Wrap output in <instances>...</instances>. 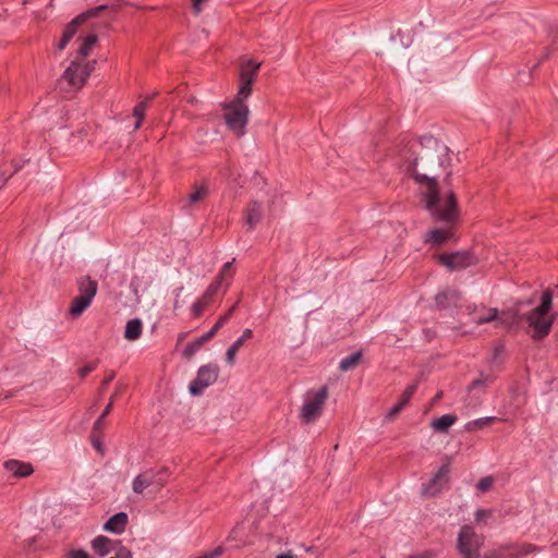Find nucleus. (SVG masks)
Here are the masks:
<instances>
[{
	"label": "nucleus",
	"instance_id": "f257e3e1",
	"mask_svg": "<svg viewBox=\"0 0 558 558\" xmlns=\"http://www.w3.org/2000/svg\"><path fill=\"white\" fill-rule=\"evenodd\" d=\"M408 172L420 185L425 207L440 221L452 222L458 215L457 198L451 190L440 194L437 180L451 174L452 151L434 136H423L410 145Z\"/></svg>",
	"mask_w": 558,
	"mask_h": 558
},
{
	"label": "nucleus",
	"instance_id": "f03ea898",
	"mask_svg": "<svg viewBox=\"0 0 558 558\" xmlns=\"http://www.w3.org/2000/svg\"><path fill=\"white\" fill-rule=\"evenodd\" d=\"M557 313L553 311V292L542 293L539 304L526 315L527 331L532 339L541 340L549 335Z\"/></svg>",
	"mask_w": 558,
	"mask_h": 558
},
{
	"label": "nucleus",
	"instance_id": "7ed1b4c3",
	"mask_svg": "<svg viewBox=\"0 0 558 558\" xmlns=\"http://www.w3.org/2000/svg\"><path fill=\"white\" fill-rule=\"evenodd\" d=\"M247 99H240L235 96L233 100L223 106V119L227 128L238 137H241L246 132L248 122V106Z\"/></svg>",
	"mask_w": 558,
	"mask_h": 558
},
{
	"label": "nucleus",
	"instance_id": "20e7f679",
	"mask_svg": "<svg viewBox=\"0 0 558 558\" xmlns=\"http://www.w3.org/2000/svg\"><path fill=\"white\" fill-rule=\"evenodd\" d=\"M327 398L328 389L326 387L306 391L303 397V403L299 414L301 422L304 424H310L320 417Z\"/></svg>",
	"mask_w": 558,
	"mask_h": 558
},
{
	"label": "nucleus",
	"instance_id": "39448f33",
	"mask_svg": "<svg viewBox=\"0 0 558 558\" xmlns=\"http://www.w3.org/2000/svg\"><path fill=\"white\" fill-rule=\"evenodd\" d=\"M77 290L78 294L72 300L69 307V315L72 318H77L89 307L97 293L98 284L89 277H83L77 281Z\"/></svg>",
	"mask_w": 558,
	"mask_h": 558
},
{
	"label": "nucleus",
	"instance_id": "423d86ee",
	"mask_svg": "<svg viewBox=\"0 0 558 558\" xmlns=\"http://www.w3.org/2000/svg\"><path fill=\"white\" fill-rule=\"evenodd\" d=\"M484 544V538L478 535L473 527L464 525L461 527L458 539V551L465 558H476L480 556V550Z\"/></svg>",
	"mask_w": 558,
	"mask_h": 558
},
{
	"label": "nucleus",
	"instance_id": "0eeeda50",
	"mask_svg": "<svg viewBox=\"0 0 558 558\" xmlns=\"http://www.w3.org/2000/svg\"><path fill=\"white\" fill-rule=\"evenodd\" d=\"M262 63L253 59L245 60L240 65V84L236 96L240 99H248L252 94V85L255 82Z\"/></svg>",
	"mask_w": 558,
	"mask_h": 558
},
{
	"label": "nucleus",
	"instance_id": "6e6552de",
	"mask_svg": "<svg viewBox=\"0 0 558 558\" xmlns=\"http://www.w3.org/2000/svg\"><path fill=\"white\" fill-rule=\"evenodd\" d=\"M219 367L216 364H206L198 368L196 378L189 385V392L192 396H201L206 388L218 379Z\"/></svg>",
	"mask_w": 558,
	"mask_h": 558
},
{
	"label": "nucleus",
	"instance_id": "1a4fd4ad",
	"mask_svg": "<svg viewBox=\"0 0 558 558\" xmlns=\"http://www.w3.org/2000/svg\"><path fill=\"white\" fill-rule=\"evenodd\" d=\"M92 71V64L73 61L64 71L62 80L72 88L78 89L86 83Z\"/></svg>",
	"mask_w": 558,
	"mask_h": 558
},
{
	"label": "nucleus",
	"instance_id": "9d476101",
	"mask_svg": "<svg viewBox=\"0 0 558 558\" xmlns=\"http://www.w3.org/2000/svg\"><path fill=\"white\" fill-rule=\"evenodd\" d=\"M449 465H442L437 473L423 486L422 496L435 497L439 495L442 488L448 483Z\"/></svg>",
	"mask_w": 558,
	"mask_h": 558
},
{
	"label": "nucleus",
	"instance_id": "9b49d317",
	"mask_svg": "<svg viewBox=\"0 0 558 558\" xmlns=\"http://www.w3.org/2000/svg\"><path fill=\"white\" fill-rule=\"evenodd\" d=\"M439 262L450 270H459L473 264L474 258L468 252H457L439 256Z\"/></svg>",
	"mask_w": 558,
	"mask_h": 558
},
{
	"label": "nucleus",
	"instance_id": "f8f14e48",
	"mask_svg": "<svg viewBox=\"0 0 558 558\" xmlns=\"http://www.w3.org/2000/svg\"><path fill=\"white\" fill-rule=\"evenodd\" d=\"M96 12H84L76 17H74L65 27L63 35L61 37L60 43L58 44L57 48L58 50H63L66 45L70 43V40L75 36L77 33L78 27L84 24L90 16H93Z\"/></svg>",
	"mask_w": 558,
	"mask_h": 558
},
{
	"label": "nucleus",
	"instance_id": "ddd939ff",
	"mask_svg": "<svg viewBox=\"0 0 558 558\" xmlns=\"http://www.w3.org/2000/svg\"><path fill=\"white\" fill-rule=\"evenodd\" d=\"M157 473L153 470H146L140 473L132 483V489L135 494H142L145 489L153 485H157L161 487L163 485L162 481H157Z\"/></svg>",
	"mask_w": 558,
	"mask_h": 558
},
{
	"label": "nucleus",
	"instance_id": "4468645a",
	"mask_svg": "<svg viewBox=\"0 0 558 558\" xmlns=\"http://www.w3.org/2000/svg\"><path fill=\"white\" fill-rule=\"evenodd\" d=\"M118 545H119V541L108 538L104 535H98L92 541V548L100 557H105L108 554L116 550V547Z\"/></svg>",
	"mask_w": 558,
	"mask_h": 558
},
{
	"label": "nucleus",
	"instance_id": "2eb2a0df",
	"mask_svg": "<svg viewBox=\"0 0 558 558\" xmlns=\"http://www.w3.org/2000/svg\"><path fill=\"white\" fill-rule=\"evenodd\" d=\"M469 315L470 320L466 322L465 324L474 323L475 325H481L495 320L497 318L498 311L497 308L483 307L477 310L476 307H474V312L470 313Z\"/></svg>",
	"mask_w": 558,
	"mask_h": 558
},
{
	"label": "nucleus",
	"instance_id": "dca6fc26",
	"mask_svg": "<svg viewBox=\"0 0 558 558\" xmlns=\"http://www.w3.org/2000/svg\"><path fill=\"white\" fill-rule=\"evenodd\" d=\"M252 329L246 328L243 330L242 335L229 347L226 352V361L229 365H233L235 363L236 352L246 340L252 338Z\"/></svg>",
	"mask_w": 558,
	"mask_h": 558
},
{
	"label": "nucleus",
	"instance_id": "f3484780",
	"mask_svg": "<svg viewBox=\"0 0 558 558\" xmlns=\"http://www.w3.org/2000/svg\"><path fill=\"white\" fill-rule=\"evenodd\" d=\"M262 216V205L257 202L250 203L244 213L245 223L248 229L253 230L260 222Z\"/></svg>",
	"mask_w": 558,
	"mask_h": 558
},
{
	"label": "nucleus",
	"instance_id": "a211bd4d",
	"mask_svg": "<svg viewBox=\"0 0 558 558\" xmlns=\"http://www.w3.org/2000/svg\"><path fill=\"white\" fill-rule=\"evenodd\" d=\"M128 514L125 512H119L112 515L104 525L106 532L120 534L125 530L128 524Z\"/></svg>",
	"mask_w": 558,
	"mask_h": 558
},
{
	"label": "nucleus",
	"instance_id": "6ab92c4d",
	"mask_svg": "<svg viewBox=\"0 0 558 558\" xmlns=\"http://www.w3.org/2000/svg\"><path fill=\"white\" fill-rule=\"evenodd\" d=\"M8 472L17 477H26L34 472L31 463L22 462L19 460H9L4 463Z\"/></svg>",
	"mask_w": 558,
	"mask_h": 558
},
{
	"label": "nucleus",
	"instance_id": "aec40b11",
	"mask_svg": "<svg viewBox=\"0 0 558 558\" xmlns=\"http://www.w3.org/2000/svg\"><path fill=\"white\" fill-rule=\"evenodd\" d=\"M143 331V323L140 318H133L130 319L124 329V338L128 341H135L137 340Z\"/></svg>",
	"mask_w": 558,
	"mask_h": 558
},
{
	"label": "nucleus",
	"instance_id": "412c9836",
	"mask_svg": "<svg viewBox=\"0 0 558 558\" xmlns=\"http://www.w3.org/2000/svg\"><path fill=\"white\" fill-rule=\"evenodd\" d=\"M416 388H417L416 384H412L407 387V389L403 391V393L401 396L400 401L390 409V411L388 413L389 417L397 415L405 407V404L413 397Z\"/></svg>",
	"mask_w": 558,
	"mask_h": 558
},
{
	"label": "nucleus",
	"instance_id": "4be33fe9",
	"mask_svg": "<svg viewBox=\"0 0 558 558\" xmlns=\"http://www.w3.org/2000/svg\"><path fill=\"white\" fill-rule=\"evenodd\" d=\"M457 422V416L453 414H444L435 418L430 426L435 432H447Z\"/></svg>",
	"mask_w": 558,
	"mask_h": 558
},
{
	"label": "nucleus",
	"instance_id": "5701e85b",
	"mask_svg": "<svg viewBox=\"0 0 558 558\" xmlns=\"http://www.w3.org/2000/svg\"><path fill=\"white\" fill-rule=\"evenodd\" d=\"M458 301V294L454 291H441L436 295V304L440 308H445L450 304H456Z\"/></svg>",
	"mask_w": 558,
	"mask_h": 558
},
{
	"label": "nucleus",
	"instance_id": "b1692460",
	"mask_svg": "<svg viewBox=\"0 0 558 558\" xmlns=\"http://www.w3.org/2000/svg\"><path fill=\"white\" fill-rule=\"evenodd\" d=\"M362 353L360 351L352 353L349 356L343 357L339 363V368L342 372H348L355 368L361 362Z\"/></svg>",
	"mask_w": 558,
	"mask_h": 558
},
{
	"label": "nucleus",
	"instance_id": "393cba45",
	"mask_svg": "<svg viewBox=\"0 0 558 558\" xmlns=\"http://www.w3.org/2000/svg\"><path fill=\"white\" fill-rule=\"evenodd\" d=\"M450 238V231L444 229H434L428 233V242L434 245H440Z\"/></svg>",
	"mask_w": 558,
	"mask_h": 558
},
{
	"label": "nucleus",
	"instance_id": "a878e982",
	"mask_svg": "<svg viewBox=\"0 0 558 558\" xmlns=\"http://www.w3.org/2000/svg\"><path fill=\"white\" fill-rule=\"evenodd\" d=\"M495 421H497V417H495V416L481 417V418L468 422L465 424V429L471 432V430H475L477 428H483Z\"/></svg>",
	"mask_w": 558,
	"mask_h": 558
},
{
	"label": "nucleus",
	"instance_id": "bb28decb",
	"mask_svg": "<svg viewBox=\"0 0 558 558\" xmlns=\"http://www.w3.org/2000/svg\"><path fill=\"white\" fill-rule=\"evenodd\" d=\"M208 195V187L206 185H199L189 195L187 204L194 205L206 198Z\"/></svg>",
	"mask_w": 558,
	"mask_h": 558
},
{
	"label": "nucleus",
	"instance_id": "cd10ccee",
	"mask_svg": "<svg viewBox=\"0 0 558 558\" xmlns=\"http://www.w3.org/2000/svg\"><path fill=\"white\" fill-rule=\"evenodd\" d=\"M489 381V377L481 374L477 378H475L468 387V391L470 393L473 392H483L487 383Z\"/></svg>",
	"mask_w": 558,
	"mask_h": 558
},
{
	"label": "nucleus",
	"instance_id": "c85d7f7f",
	"mask_svg": "<svg viewBox=\"0 0 558 558\" xmlns=\"http://www.w3.org/2000/svg\"><path fill=\"white\" fill-rule=\"evenodd\" d=\"M206 343V341L204 340V338L201 336L198 337L197 339H195L194 341L190 342L186 344L184 351H183V354L186 356V357H191L193 356L196 352H198L202 347Z\"/></svg>",
	"mask_w": 558,
	"mask_h": 558
},
{
	"label": "nucleus",
	"instance_id": "c756f323",
	"mask_svg": "<svg viewBox=\"0 0 558 558\" xmlns=\"http://www.w3.org/2000/svg\"><path fill=\"white\" fill-rule=\"evenodd\" d=\"M96 43V35H88L87 37H85L78 50L80 54L82 57H87Z\"/></svg>",
	"mask_w": 558,
	"mask_h": 558
},
{
	"label": "nucleus",
	"instance_id": "7c9ffc66",
	"mask_svg": "<svg viewBox=\"0 0 558 558\" xmlns=\"http://www.w3.org/2000/svg\"><path fill=\"white\" fill-rule=\"evenodd\" d=\"M146 108H147V102L146 101H142L138 105L135 106V108L133 110V116L136 118V121H135V124H134V130H137V129L141 128L142 122H143L144 117H145Z\"/></svg>",
	"mask_w": 558,
	"mask_h": 558
},
{
	"label": "nucleus",
	"instance_id": "2f4dec72",
	"mask_svg": "<svg viewBox=\"0 0 558 558\" xmlns=\"http://www.w3.org/2000/svg\"><path fill=\"white\" fill-rule=\"evenodd\" d=\"M223 281L222 275H219L217 279L207 288V290L204 292L203 295H205V299L211 301L213 296L218 292V290L221 287V283Z\"/></svg>",
	"mask_w": 558,
	"mask_h": 558
},
{
	"label": "nucleus",
	"instance_id": "473e14b6",
	"mask_svg": "<svg viewBox=\"0 0 558 558\" xmlns=\"http://www.w3.org/2000/svg\"><path fill=\"white\" fill-rule=\"evenodd\" d=\"M209 302L210 300L207 298L205 299V295H202L197 301H195L192 305L194 316H199Z\"/></svg>",
	"mask_w": 558,
	"mask_h": 558
},
{
	"label": "nucleus",
	"instance_id": "72a5a7b5",
	"mask_svg": "<svg viewBox=\"0 0 558 558\" xmlns=\"http://www.w3.org/2000/svg\"><path fill=\"white\" fill-rule=\"evenodd\" d=\"M490 517H492V510L477 509L474 513V521L477 524H486Z\"/></svg>",
	"mask_w": 558,
	"mask_h": 558
},
{
	"label": "nucleus",
	"instance_id": "f704fd0d",
	"mask_svg": "<svg viewBox=\"0 0 558 558\" xmlns=\"http://www.w3.org/2000/svg\"><path fill=\"white\" fill-rule=\"evenodd\" d=\"M494 478L492 476H485L481 478L476 485L477 489L482 493L489 490L493 487Z\"/></svg>",
	"mask_w": 558,
	"mask_h": 558
},
{
	"label": "nucleus",
	"instance_id": "c9c22d12",
	"mask_svg": "<svg viewBox=\"0 0 558 558\" xmlns=\"http://www.w3.org/2000/svg\"><path fill=\"white\" fill-rule=\"evenodd\" d=\"M112 553H114V556L111 558H133L132 553L126 547L122 546L120 542Z\"/></svg>",
	"mask_w": 558,
	"mask_h": 558
},
{
	"label": "nucleus",
	"instance_id": "e433bc0d",
	"mask_svg": "<svg viewBox=\"0 0 558 558\" xmlns=\"http://www.w3.org/2000/svg\"><path fill=\"white\" fill-rule=\"evenodd\" d=\"M536 550H537V548L534 545L524 544V545L520 546L519 550L517 553L512 554V556H514V557L525 556V555H529Z\"/></svg>",
	"mask_w": 558,
	"mask_h": 558
},
{
	"label": "nucleus",
	"instance_id": "4c0bfd02",
	"mask_svg": "<svg viewBox=\"0 0 558 558\" xmlns=\"http://www.w3.org/2000/svg\"><path fill=\"white\" fill-rule=\"evenodd\" d=\"M84 136H85V133L83 130H80L76 133L72 134L71 146L77 147L80 144L83 143Z\"/></svg>",
	"mask_w": 558,
	"mask_h": 558
},
{
	"label": "nucleus",
	"instance_id": "58836bf2",
	"mask_svg": "<svg viewBox=\"0 0 558 558\" xmlns=\"http://www.w3.org/2000/svg\"><path fill=\"white\" fill-rule=\"evenodd\" d=\"M66 558H92L90 555L83 549H72L68 553Z\"/></svg>",
	"mask_w": 558,
	"mask_h": 558
},
{
	"label": "nucleus",
	"instance_id": "ea45409f",
	"mask_svg": "<svg viewBox=\"0 0 558 558\" xmlns=\"http://www.w3.org/2000/svg\"><path fill=\"white\" fill-rule=\"evenodd\" d=\"M235 307H236V304L233 305L225 315L219 317V319L215 324L216 326H218L219 329L230 319Z\"/></svg>",
	"mask_w": 558,
	"mask_h": 558
},
{
	"label": "nucleus",
	"instance_id": "a19ab883",
	"mask_svg": "<svg viewBox=\"0 0 558 558\" xmlns=\"http://www.w3.org/2000/svg\"><path fill=\"white\" fill-rule=\"evenodd\" d=\"M92 442H93L94 448L99 453H104V445H102V442L100 440V435L99 434L92 433Z\"/></svg>",
	"mask_w": 558,
	"mask_h": 558
},
{
	"label": "nucleus",
	"instance_id": "79ce46f5",
	"mask_svg": "<svg viewBox=\"0 0 558 558\" xmlns=\"http://www.w3.org/2000/svg\"><path fill=\"white\" fill-rule=\"evenodd\" d=\"M207 1L208 0H191L194 13L199 14L202 11L203 3Z\"/></svg>",
	"mask_w": 558,
	"mask_h": 558
},
{
	"label": "nucleus",
	"instance_id": "37998d69",
	"mask_svg": "<svg viewBox=\"0 0 558 558\" xmlns=\"http://www.w3.org/2000/svg\"><path fill=\"white\" fill-rule=\"evenodd\" d=\"M102 427H104V417L102 416H99L98 420L95 422L94 424V427H93V432L92 433H95V434H101V430H102Z\"/></svg>",
	"mask_w": 558,
	"mask_h": 558
},
{
	"label": "nucleus",
	"instance_id": "c03bdc74",
	"mask_svg": "<svg viewBox=\"0 0 558 558\" xmlns=\"http://www.w3.org/2000/svg\"><path fill=\"white\" fill-rule=\"evenodd\" d=\"M218 330V326L214 325L213 328L208 332L204 333L202 337L206 342H208L217 333Z\"/></svg>",
	"mask_w": 558,
	"mask_h": 558
},
{
	"label": "nucleus",
	"instance_id": "a18cd8bd",
	"mask_svg": "<svg viewBox=\"0 0 558 558\" xmlns=\"http://www.w3.org/2000/svg\"><path fill=\"white\" fill-rule=\"evenodd\" d=\"M95 369V366L94 365H86L84 367H82L80 369V376L81 377H85L86 375H88L90 372H93Z\"/></svg>",
	"mask_w": 558,
	"mask_h": 558
},
{
	"label": "nucleus",
	"instance_id": "49530a36",
	"mask_svg": "<svg viewBox=\"0 0 558 558\" xmlns=\"http://www.w3.org/2000/svg\"><path fill=\"white\" fill-rule=\"evenodd\" d=\"M112 409V400H110V402L107 404V407L105 408V410L102 411L101 415L104 418L110 413Z\"/></svg>",
	"mask_w": 558,
	"mask_h": 558
},
{
	"label": "nucleus",
	"instance_id": "de8ad7c7",
	"mask_svg": "<svg viewBox=\"0 0 558 558\" xmlns=\"http://www.w3.org/2000/svg\"><path fill=\"white\" fill-rule=\"evenodd\" d=\"M408 558H433V555L430 553H423V554L410 556Z\"/></svg>",
	"mask_w": 558,
	"mask_h": 558
},
{
	"label": "nucleus",
	"instance_id": "09e8293b",
	"mask_svg": "<svg viewBox=\"0 0 558 558\" xmlns=\"http://www.w3.org/2000/svg\"><path fill=\"white\" fill-rule=\"evenodd\" d=\"M232 265V262H227L223 267H222V270L220 271L219 275H222V278L225 279V276H226V271L231 267Z\"/></svg>",
	"mask_w": 558,
	"mask_h": 558
},
{
	"label": "nucleus",
	"instance_id": "8fccbe9b",
	"mask_svg": "<svg viewBox=\"0 0 558 558\" xmlns=\"http://www.w3.org/2000/svg\"><path fill=\"white\" fill-rule=\"evenodd\" d=\"M276 558H295L291 553L280 554Z\"/></svg>",
	"mask_w": 558,
	"mask_h": 558
},
{
	"label": "nucleus",
	"instance_id": "3c124183",
	"mask_svg": "<svg viewBox=\"0 0 558 558\" xmlns=\"http://www.w3.org/2000/svg\"><path fill=\"white\" fill-rule=\"evenodd\" d=\"M113 377H114V374H113V373H111V374L107 377V379H106L105 384L110 383V381L113 379Z\"/></svg>",
	"mask_w": 558,
	"mask_h": 558
},
{
	"label": "nucleus",
	"instance_id": "603ef678",
	"mask_svg": "<svg viewBox=\"0 0 558 558\" xmlns=\"http://www.w3.org/2000/svg\"><path fill=\"white\" fill-rule=\"evenodd\" d=\"M439 398H441V392H438L435 397L436 400H438Z\"/></svg>",
	"mask_w": 558,
	"mask_h": 558
},
{
	"label": "nucleus",
	"instance_id": "864d4df0",
	"mask_svg": "<svg viewBox=\"0 0 558 558\" xmlns=\"http://www.w3.org/2000/svg\"><path fill=\"white\" fill-rule=\"evenodd\" d=\"M182 290H183V288H182V287H181V288H179V289L177 290V292H178V293H177V295H179V294L181 293V291H182Z\"/></svg>",
	"mask_w": 558,
	"mask_h": 558
},
{
	"label": "nucleus",
	"instance_id": "5fc2aeb1",
	"mask_svg": "<svg viewBox=\"0 0 558 558\" xmlns=\"http://www.w3.org/2000/svg\"><path fill=\"white\" fill-rule=\"evenodd\" d=\"M104 9H105V7H104V5H100L99 8H97V10H96V11H100V10H104Z\"/></svg>",
	"mask_w": 558,
	"mask_h": 558
},
{
	"label": "nucleus",
	"instance_id": "6e6d98bb",
	"mask_svg": "<svg viewBox=\"0 0 558 558\" xmlns=\"http://www.w3.org/2000/svg\"><path fill=\"white\" fill-rule=\"evenodd\" d=\"M116 397H117V393H113V396L111 397V399H110V400H112V401H113V399H116Z\"/></svg>",
	"mask_w": 558,
	"mask_h": 558
},
{
	"label": "nucleus",
	"instance_id": "4d7b16f0",
	"mask_svg": "<svg viewBox=\"0 0 558 558\" xmlns=\"http://www.w3.org/2000/svg\"><path fill=\"white\" fill-rule=\"evenodd\" d=\"M116 397H117V393H113V396L111 397V399H110V400H112V401H113V399H116Z\"/></svg>",
	"mask_w": 558,
	"mask_h": 558
}]
</instances>
